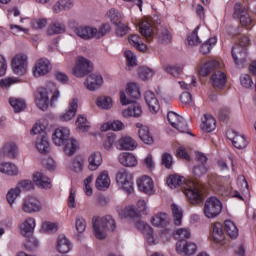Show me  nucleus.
<instances>
[{"mask_svg": "<svg viewBox=\"0 0 256 256\" xmlns=\"http://www.w3.org/2000/svg\"><path fill=\"white\" fill-rule=\"evenodd\" d=\"M92 227L96 239H105L109 231H115L117 225L113 216L107 215L92 221Z\"/></svg>", "mask_w": 256, "mask_h": 256, "instance_id": "obj_1", "label": "nucleus"}, {"mask_svg": "<svg viewBox=\"0 0 256 256\" xmlns=\"http://www.w3.org/2000/svg\"><path fill=\"white\" fill-rule=\"evenodd\" d=\"M223 210V204L217 197H210L206 200L204 205V215L207 219H215L221 214Z\"/></svg>", "mask_w": 256, "mask_h": 256, "instance_id": "obj_2", "label": "nucleus"}, {"mask_svg": "<svg viewBox=\"0 0 256 256\" xmlns=\"http://www.w3.org/2000/svg\"><path fill=\"white\" fill-rule=\"evenodd\" d=\"M185 195L188 197L192 205H199L203 202V194H201V185L193 181L186 183Z\"/></svg>", "mask_w": 256, "mask_h": 256, "instance_id": "obj_3", "label": "nucleus"}, {"mask_svg": "<svg viewBox=\"0 0 256 256\" xmlns=\"http://www.w3.org/2000/svg\"><path fill=\"white\" fill-rule=\"evenodd\" d=\"M233 18L239 19L242 27H249V25L253 23V19H251V15H249V8L241 5V3L234 5Z\"/></svg>", "mask_w": 256, "mask_h": 256, "instance_id": "obj_4", "label": "nucleus"}, {"mask_svg": "<svg viewBox=\"0 0 256 256\" xmlns=\"http://www.w3.org/2000/svg\"><path fill=\"white\" fill-rule=\"evenodd\" d=\"M116 182L121 185L126 193H133V175L128 173L127 170L121 169L117 172Z\"/></svg>", "mask_w": 256, "mask_h": 256, "instance_id": "obj_5", "label": "nucleus"}, {"mask_svg": "<svg viewBox=\"0 0 256 256\" xmlns=\"http://www.w3.org/2000/svg\"><path fill=\"white\" fill-rule=\"evenodd\" d=\"M93 71V63L81 57L77 60L76 66L73 68L72 73L75 77H85V75Z\"/></svg>", "mask_w": 256, "mask_h": 256, "instance_id": "obj_6", "label": "nucleus"}, {"mask_svg": "<svg viewBox=\"0 0 256 256\" xmlns=\"http://www.w3.org/2000/svg\"><path fill=\"white\" fill-rule=\"evenodd\" d=\"M29 58L27 55H16L12 59V69L15 75H25L27 73V63Z\"/></svg>", "mask_w": 256, "mask_h": 256, "instance_id": "obj_7", "label": "nucleus"}, {"mask_svg": "<svg viewBox=\"0 0 256 256\" xmlns=\"http://www.w3.org/2000/svg\"><path fill=\"white\" fill-rule=\"evenodd\" d=\"M71 135V131L67 127H60L57 128L53 135H52V141L57 147H61L62 145H65L67 143V140H69V137Z\"/></svg>", "mask_w": 256, "mask_h": 256, "instance_id": "obj_8", "label": "nucleus"}, {"mask_svg": "<svg viewBox=\"0 0 256 256\" xmlns=\"http://www.w3.org/2000/svg\"><path fill=\"white\" fill-rule=\"evenodd\" d=\"M35 103L41 111H47L49 107V91L47 88H39L36 92Z\"/></svg>", "mask_w": 256, "mask_h": 256, "instance_id": "obj_9", "label": "nucleus"}, {"mask_svg": "<svg viewBox=\"0 0 256 256\" xmlns=\"http://www.w3.org/2000/svg\"><path fill=\"white\" fill-rule=\"evenodd\" d=\"M176 251L180 255H195L197 252V244L193 242H187L186 240H179L176 243Z\"/></svg>", "mask_w": 256, "mask_h": 256, "instance_id": "obj_10", "label": "nucleus"}, {"mask_svg": "<svg viewBox=\"0 0 256 256\" xmlns=\"http://www.w3.org/2000/svg\"><path fill=\"white\" fill-rule=\"evenodd\" d=\"M51 71V62L47 58L39 59L33 69L34 77H43V75H47Z\"/></svg>", "mask_w": 256, "mask_h": 256, "instance_id": "obj_11", "label": "nucleus"}, {"mask_svg": "<svg viewBox=\"0 0 256 256\" xmlns=\"http://www.w3.org/2000/svg\"><path fill=\"white\" fill-rule=\"evenodd\" d=\"M232 57L237 67H243V64L247 63V48L235 45L232 48Z\"/></svg>", "mask_w": 256, "mask_h": 256, "instance_id": "obj_12", "label": "nucleus"}, {"mask_svg": "<svg viewBox=\"0 0 256 256\" xmlns=\"http://www.w3.org/2000/svg\"><path fill=\"white\" fill-rule=\"evenodd\" d=\"M75 34L80 37V39H84V41H89L95 37L97 33V28H93L91 26H79L74 29Z\"/></svg>", "mask_w": 256, "mask_h": 256, "instance_id": "obj_13", "label": "nucleus"}, {"mask_svg": "<svg viewBox=\"0 0 256 256\" xmlns=\"http://www.w3.org/2000/svg\"><path fill=\"white\" fill-rule=\"evenodd\" d=\"M103 85V77L99 74H90L87 76L85 86L89 91H97Z\"/></svg>", "mask_w": 256, "mask_h": 256, "instance_id": "obj_14", "label": "nucleus"}, {"mask_svg": "<svg viewBox=\"0 0 256 256\" xmlns=\"http://www.w3.org/2000/svg\"><path fill=\"white\" fill-rule=\"evenodd\" d=\"M137 185L141 193L151 195L153 193V180L149 176H142L137 180Z\"/></svg>", "mask_w": 256, "mask_h": 256, "instance_id": "obj_15", "label": "nucleus"}, {"mask_svg": "<svg viewBox=\"0 0 256 256\" xmlns=\"http://www.w3.org/2000/svg\"><path fill=\"white\" fill-rule=\"evenodd\" d=\"M111 185V178H109V173L107 171H103L100 173L95 181V187L98 191H107L109 186Z\"/></svg>", "mask_w": 256, "mask_h": 256, "instance_id": "obj_16", "label": "nucleus"}, {"mask_svg": "<svg viewBox=\"0 0 256 256\" xmlns=\"http://www.w3.org/2000/svg\"><path fill=\"white\" fill-rule=\"evenodd\" d=\"M145 102L148 105L151 113H157V111H159V100L153 91L148 90L145 92Z\"/></svg>", "mask_w": 256, "mask_h": 256, "instance_id": "obj_17", "label": "nucleus"}, {"mask_svg": "<svg viewBox=\"0 0 256 256\" xmlns=\"http://www.w3.org/2000/svg\"><path fill=\"white\" fill-rule=\"evenodd\" d=\"M33 182L37 187H40V189H51V179L43 174V172L34 173Z\"/></svg>", "mask_w": 256, "mask_h": 256, "instance_id": "obj_18", "label": "nucleus"}, {"mask_svg": "<svg viewBox=\"0 0 256 256\" xmlns=\"http://www.w3.org/2000/svg\"><path fill=\"white\" fill-rule=\"evenodd\" d=\"M22 209L24 213H37L41 211V206L39 205V200L28 197L25 199Z\"/></svg>", "mask_w": 256, "mask_h": 256, "instance_id": "obj_19", "label": "nucleus"}, {"mask_svg": "<svg viewBox=\"0 0 256 256\" xmlns=\"http://www.w3.org/2000/svg\"><path fill=\"white\" fill-rule=\"evenodd\" d=\"M79 107V100L73 99L68 106V109L64 114L60 116L61 121H71L75 115H77V109Z\"/></svg>", "mask_w": 256, "mask_h": 256, "instance_id": "obj_20", "label": "nucleus"}, {"mask_svg": "<svg viewBox=\"0 0 256 256\" xmlns=\"http://www.w3.org/2000/svg\"><path fill=\"white\" fill-rule=\"evenodd\" d=\"M136 127L138 130V135L141 141L145 143L146 145H151L153 143V136L151 135V132L149 131V127L143 126L141 123H137Z\"/></svg>", "mask_w": 256, "mask_h": 256, "instance_id": "obj_21", "label": "nucleus"}, {"mask_svg": "<svg viewBox=\"0 0 256 256\" xmlns=\"http://www.w3.org/2000/svg\"><path fill=\"white\" fill-rule=\"evenodd\" d=\"M119 149L121 151H133L137 149V141L131 136H124L118 141Z\"/></svg>", "mask_w": 256, "mask_h": 256, "instance_id": "obj_22", "label": "nucleus"}, {"mask_svg": "<svg viewBox=\"0 0 256 256\" xmlns=\"http://www.w3.org/2000/svg\"><path fill=\"white\" fill-rule=\"evenodd\" d=\"M73 249V245L71 244V241L67 239L66 235H59L57 239V250L59 253L65 254L69 253Z\"/></svg>", "mask_w": 256, "mask_h": 256, "instance_id": "obj_23", "label": "nucleus"}, {"mask_svg": "<svg viewBox=\"0 0 256 256\" xmlns=\"http://www.w3.org/2000/svg\"><path fill=\"white\" fill-rule=\"evenodd\" d=\"M88 169L89 171H97L99 167H101V163H103V157L100 152H93L88 157Z\"/></svg>", "mask_w": 256, "mask_h": 256, "instance_id": "obj_24", "label": "nucleus"}, {"mask_svg": "<svg viewBox=\"0 0 256 256\" xmlns=\"http://www.w3.org/2000/svg\"><path fill=\"white\" fill-rule=\"evenodd\" d=\"M119 217L121 219H139L141 213L135 208V206H128L119 211Z\"/></svg>", "mask_w": 256, "mask_h": 256, "instance_id": "obj_25", "label": "nucleus"}, {"mask_svg": "<svg viewBox=\"0 0 256 256\" xmlns=\"http://www.w3.org/2000/svg\"><path fill=\"white\" fill-rule=\"evenodd\" d=\"M216 127L217 120H215V118L209 114H204L201 129L205 131V133H211V131H215Z\"/></svg>", "mask_w": 256, "mask_h": 256, "instance_id": "obj_26", "label": "nucleus"}, {"mask_svg": "<svg viewBox=\"0 0 256 256\" xmlns=\"http://www.w3.org/2000/svg\"><path fill=\"white\" fill-rule=\"evenodd\" d=\"M34 229H35V219L34 218H27L20 225V233L24 237H30L33 234Z\"/></svg>", "mask_w": 256, "mask_h": 256, "instance_id": "obj_27", "label": "nucleus"}, {"mask_svg": "<svg viewBox=\"0 0 256 256\" xmlns=\"http://www.w3.org/2000/svg\"><path fill=\"white\" fill-rule=\"evenodd\" d=\"M119 163L124 167H135L137 165V158L129 152H123L119 155Z\"/></svg>", "mask_w": 256, "mask_h": 256, "instance_id": "obj_28", "label": "nucleus"}, {"mask_svg": "<svg viewBox=\"0 0 256 256\" xmlns=\"http://www.w3.org/2000/svg\"><path fill=\"white\" fill-rule=\"evenodd\" d=\"M226 79L227 76L223 72L216 71L211 77L213 87H215V89H223Z\"/></svg>", "mask_w": 256, "mask_h": 256, "instance_id": "obj_29", "label": "nucleus"}, {"mask_svg": "<svg viewBox=\"0 0 256 256\" xmlns=\"http://www.w3.org/2000/svg\"><path fill=\"white\" fill-rule=\"evenodd\" d=\"M212 238L214 243H221L225 241V233L223 232V225L217 222L212 226Z\"/></svg>", "mask_w": 256, "mask_h": 256, "instance_id": "obj_30", "label": "nucleus"}, {"mask_svg": "<svg viewBox=\"0 0 256 256\" xmlns=\"http://www.w3.org/2000/svg\"><path fill=\"white\" fill-rule=\"evenodd\" d=\"M2 153L4 157H8V159H15L18 153L17 144H15V142L6 143L2 149Z\"/></svg>", "mask_w": 256, "mask_h": 256, "instance_id": "obj_31", "label": "nucleus"}, {"mask_svg": "<svg viewBox=\"0 0 256 256\" xmlns=\"http://www.w3.org/2000/svg\"><path fill=\"white\" fill-rule=\"evenodd\" d=\"M157 37L158 41L163 45H169L173 39L171 33H169V30L165 27L157 28Z\"/></svg>", "mask_w": 256, "mask_h": 256, "instance_id": "obj_32", "label": "nucleus"}, {"mask_svg": "<svg viewBox=\"0 0 256 256\" xmlns=\"http://www.w3.org/2000/svg\"><path fill=\"white\" fill-rule=\"evenodd\" d=\"M151 223L154 227H165L169 225V217L166 213H158L152 217Z\"/></svg>", "mask_w": 256, "mask_h": 256, "instance_id": "obj_33", "label": "nucleus"}, {"mask_svg": "<svg viewBox=\"0 0 256 256\" xmlns=\"http://www.w3.org/2000/svg\"><path fill=\"white\" fill-rule=\"evenodd\" d=\"M140 33L146 41H153V26L147 21L140 23Z\"/></svg>", "mask_w": 256, "mask_h": 256, "instance_id": "obj_34", "label": "nucleus"}, {"mask_svg": "<svg viewBox=\"0 0 256 256\" xmlns=\"http://www.w3.org/2000/svg\"><path fill=\"white\" fill-rule=\"evenodd\" d=\"M0 172L4 173L5 175H9L10 177H13L15 175H18L19 169L15 164L5 162L0 164Z\"/></svg>", "mask_w": 256, "mask_h": 256, "instance_id": "obj_35", "label": "nucleus"}, {"mask_svg": "<svg viewBox=\"0 0 256 256\" xmlns=\"http://www.w3.org/2000/svg\"><path fill=\"white\" fill-rule=\"evenodd\" d=\"M219 67V61L217 60H209L199 69V73L202 77H207L213 69Z\"/></svg>", "mask_w": 256, "mask_h": 256, "instance_id": "obj_36", "label": "nucleus"}, {"mask_svg": "<svg viewBox=\"0 0 256 256\" xmlns=\"http://www.w3.org/2000/svg\"><path fill=\"white\" fill-rule=\"evenodd\" d=\"M73 0H58L54 6V13H61V11H67V9H72Z\"/></svg>", "mask_w": 256, "mask_h": 256, "instance_id": "obj_37", "label": "nucleus"}, {"mask_svg": "<svg viewBox=\"0 0 256 256\" xmlns=\"http://www.w3.org/2000/svg\"><path fill=\"white\" fill-rule=\"evenodd\" d=\"M61 33H65V24L62 22H52L47 29L48 35H59Z\"/></svg>", "mask_w": 256, "mask_h": 256, "instance_id": "obj_38", "label": "nucleus"}, {"mask_svg": "<svg viewBox=\"0 0 256 256\" xmlns=\"http://www.w3.org/2000/svg\"><path fill=\"white\" fill-rule=\"evenodd\" d=\"M77 140L73 138H69L65 143H64V153L68 157H71L75 155V151H77Z\"/></svg>", "mask_w": 256, "mask_h": 256, "instance_id": "obj_39", "label": "nucleus"}, {"mask_svg": "<svg viewBox=\"0 0 256 256\" xmlns=\"http://www.w3.org/2000/svg\"><path fill=\"white\" fill-rule=\"evenodd\" d=\"M224 229L232 239H237L239 236V230L237 229V226H235V223H233L231 220H226L224 222Z\"/></svg>", "mask_w": 256, "mask_h": 256, "instance_id": "obj_40", "label": "nucleus"}, {"mask_svg": "<svg viewBox=\"0 0 256 256\" xmlns=\"http://www.w3.org/2000/svg\"><path fill=\"white\" fill-rule=\"evenodd\" d=\"M46 89L49 93V91L52 92V97L50 99V105L51 107H55V103L59 101V97H61V93L57 90L55 87V84L53 82H49L46 86Z\"/></svg>", "mask_w": 256, "mask_h": 256, "instance_id": "obj_41", "label": "nucleus"}, {"mask_svg": "<svg viewBox=\"0 0 256 256\" xmlns=\"http://www.w3.org/2000/svg\"><path fill=\"white\" fill-rule=\"evenodd\" d=\"M143 110H141V106L135 104L133 106L128 107V109L122 112L123 117H141Z\"/></svg>", "mask_w": 256, "mask_h": 256, "instance_id": "obj_42", "label": "nucleus"}, {"mask_svg": "<svg viewBox=\"0 0 256 256\" xmlns=\"http://www.w3.org/2000/svg\"><path fill=\"white\" fill-rule=\"evenodd\" d=\"M235 136L232 138V145L236 147V149H245L248 145L247 138L243 135H239L236 132H234Z\"/></svg>", "mask_w": 256, "mask_h": 256, "instance_id": "obj_43", "label": "nucleus"}, {"mask_svg": "<svg viewBox=\"0 0 256 256\" xmlns=\"http://www.w3.org/2000/svg\"><path fill=\"white\" fill-rule=\"evenodd\" d=\"M185 183V178L178 175H170L167 179V184L170 189L181 187Z\"/></svg>", "mask_w": 256, "mask_h": 256, "instance_id": "obj_44", "label": "nucleus"}, {"mask_svg": "<svg viewBox=\"0 0 256 256\" xmlns=\"http://www.w3.org/2000/svg\"><path fill=\"white\" fill-rule=\"evenodd\" d=\"M36 149L39 153H49V139L46 136H41L36 141Z\"/></svg>", "mask_w": 256, "mask_h": 256, "instance_id": "obj_45", "label": "nucleus"}, {"mask_svg": "<svg viewBox=\"0 0 256 256\" xmlns=\"http://www.w3.org/2000/svg\"><path fill=\"white\" fill-rule=\"evenodd\" d=\"M83 167H85V159L82 156H76L70 165V169L74 173H81Z\"/></svg>", "mask_w": 256, "mask_h": 256, "instance_id": "obj_46", "label": "nucleus"}, {"mask_svg": "<svg viewBox=\"0 0 256 256\" xmlns=\"http://www.w3.org/2000/svg\"><path fill=\"white\" fill-rule=\"evenodd\" d=\"M107 129H110L111 131H123V129H125V124L120 120H114L102 126V131H107Z\"/></svg>", "mask_w": 256, "mask_h": 256, "instance_id": "obj_47", "label": "nucleus"}, {"mask_svg": "<svg viewBox=\"0 0 256 256\" xmlns=\"http://www.w3.org/2000/svg\"><path fill=\"white\" fill-rule=\"evenodd\" d=\"M126 93L131 99H141V91H139V87L135 83L128 84Z\"/></svg>", "mask_w": 256, "mask_h": 256, "instance_id": "obj_48", "label": "nucleus"}, {"mask_svg": "<svg viewBox=\"0 0 256 256\" xmlns=\"http://www.w3.org/2000/svg\"><path fill=\"white\" fill-rule=\"evenodd\" d=\"M171 209L174 224L177 226L181 225V221H183V210L179 209V206H177L176 204H172Z\"/></svg>", "mask_w": 256, "mask_h": 256, "instance_id": "obj_49", "label": "nucleus"}, {"mask_svg": "<svg viewBox=\"0 0 256 256\" xmlns=\"http://www.w3.org/2000/svg\"><path fill=\"white\" fill-rule=\"evenodd\" d=\"M216 44L217 38H209L202 44L201 53H203V55H208V53H211V49H213V47H215Z\"/></svg>", "mask_w": 256, "mask_h": 256, "instance_id": "obj_50", "label": "nucleus"}, {"mask_svg": "<svg viewBox=\"0 0 256 256\" xmlns=\"http://www.w3.org/2000/svg\"><path fill=\"white\" fill-rule=\"evenodd\" d=\"M9 103L13 107L15 113H21L26 107L25 100L10 98Z\"/></svg>", "mask_w": 256, "mask_h": 256, "instance_id": "obj_51", "label": "nucleus"}, {"mask_svg": "<svg viewBox=\"0 0 256 256\" xmlns=\"http://www.w3.org/2000/svg\"><path fill=\"white\" fill-rule=\"evenodd\" d=\"M20 195H21V190L17 187L11 188L7 192L6 199L9 203V205H11V207H13V203H15V201H17V197H19Z\"/></svg>", "mask_w": 256, "mask_h": 256, "instance_id": "obj_52", "label": "nucleus"}, {"mask_svg": "<svg viewBox=\"0 0 256 256\" xmlns=\"http://www.w3.org/2000/svg\"><path fill=\"white\" fill-rule=\"evenodd\" d=\"M108 17L113 25H118L123 19V15L115 8L109 10Z\"/></svg>", "mask_w": 256, "mask_h": 256, "instance_id": "obj_53", "label": "nucleus"}, {"mask_svg": "<svg viewBox=\"0 0 256 256\" xmlns=\"http://www.w3.org/2000/svg\"><path fill=\"white\" fill-rule=\"evenodd\" d=\"M208 183L212 189H215L219 195H225V186L217 184V176H212L209 178Z\"/></svg>", "mask_w": 256, "mask_h": 256, "instance_id": "obj_54", "label": "nucleus"}, {"mask_svg": "<svg viewBox=\"0 0 256 256\" xmlns=\"http://www.w3.org/2000/svg\"><path fill=\"white\" fill-rule=\"evenodd\" d=\"M97 106L101 109H111L113 107V100L111 97H100L96 102Z\"/></svg>", "mask_w": 256, "mask_h": 256, "instance_id": "obj_55", "label": "nucleus"}, {"mask_svg": "<svg viewBox=\"0 0 256 256\" xmlns=\"http://www.w3.org/2000/svg\"><path fill=\"white\" fill-rule=\"evenodd\" d=\"M167 120H168V123H170V125L172 127H177V124L180 122V121H183V117L180 116L179 114L173 112V111H170L168 112L167 114Z\"/></svg>", "mask_w": 256, "mask_h": 256, "instance_id": "obj_56", "label": "nucleus"}, {"mask_svg": "<svg viewBox=\"0 0 256 256\" xmlns=\"http://www.w3.org/2000/svg\"><path fill=\"white\" fill-rule=\"evenodd\" d=\"M76 125L80 131H89V122L87 121V117L83 115L78 116L76 120Z\"/></svg>", "mask_w": 256, "mask_h": 256, "instance_id": "obj_57", "label": "nucleus"}, {"mask_svg": "<svg viewBox=\"0 0 256 256\" xmlns=\"http://www.w3.org/2000/svg\"><path fill=\"white\" fill-rule=\"evenodd\" d=\"M138 77H140L142 81H147V79H151V77H153V70L147 67H140L138 69Z\"/></svg>", "mask_w": 256, "mask_h": 256, "instance_id": "obj_58", "label": "nucleus"}, {"mask_svg": "<svg viewBox=\"0 0 256 256\" xmlns=\"http://www.w3.org/2000/svg\"><path fill=\"white\" fill-rule=\"evenodd\" d=\"M197 31H199V28L194 29L191 35L187 37L188 45L195 46L201 43V39L199 38Z\"/></svg>", "mask_w": 256, "mask_h": 256, "instance_id": "obj_59", "label": "nucleus"}, {"mask_svg": "<svg viewBox=\"0 0 256 256\" xmlns=\"http://www.w3.org/2000/svg\"><path fill=\"white\" fill-rule=\"evenodd\" d=\"M16 188L20 191H31L33 190V182L31 180H21L16 185Z\"/></svg>", "mask_w": 256, "mask_h": 256, "instance_id": "obj_60", "label": "nucleus"}, {"mask_svg": "<svg viewBox=\"0 0 256 256\" xmlns=\"http://www.w3.org/2000/svg\"><path fill=\"white\" fill-rule=\"evenodd\" d=\"M111 31V25L109 24H102L98 30H96L95 37L96 39H101V37H105L107 33Z\"/></svg>", "mask_w": 256, "mask_h": 256, "instance_id": "obj_61", "label": "nucleus"}, {"mask_svg": "<svg viewBox=\"0 0 256 256\" xmlns=\"http://www.w3.org/2000/svg\"><path fill=\"white\" fill-rule=\"evenodd\" d=\"M75 226H76V231L78 233H83L87 228V223L85 222V219L83 217L78 216L76 217V220H75Z\"/></svg>", "mask_w": 256, "mask_h": 256, "instance_id": "obj_62", "label": "nucleus"}, {"mask_svg": "<svg viewBox=\"0 0 256 256\" xmlns=\"http://www.w3.org/2000/svg\"><path fill=\"white\" fill-rule=\"evenodd\" d=\"M207 165L205 164H199L194 166L193 168V175L196 177H203L205 173H207Z\"/></svg>", "mask_w": 256, "mask_h": 256, "instance_id": "obj_63", "label": "nucleus"}, {"mask_svg": "<svg viewBox=\"0 0 256 256\" xmlns=\"http://www.w3.org/2000/svg\"><path fill=\"white\" fill-rule=\"evenodd\" d=\"M162 165H164L166 169H171V167H173V156L169 153L162 154Z\"/></svg>", "mask_w": 256, "mask_h": 256, "instance_id": "obj_64", "label": "nucleus"}]
</instances>
